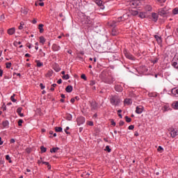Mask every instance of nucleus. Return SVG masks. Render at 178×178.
Here are the masks:
<instances>
[{
	"instance_id": "nucleus-3",
	"label": "nucleus",
	"mask_w": 178,
	"mask_h": 178,
	"mask_svg": "<svg viewBox=\"0 0 178 178\" xmlns=\"http://www.w3.org/2000/svg\"><path fill=\"white\" fill-rule=\"evenodd\" d=\"M120 22H123V17H118L116 21H112L110 26L111 27H116V26L118 24H119V23H120Z\"/></svg>"
},
{
	"instance_id": "nucleus-64",
	"label": "nucleus",
	"mask_w": 178,
	"mask_h": 178,
	"mask_svg": "<svg viewBox=\"0 0 178 178\" xmlns=\"http://www.w3.org/2000/svg\"><path fill=\"white\" fill-rule=\"evenodd\" d=\"M84 176L86 178H87L88 176H90V173L87 172Z\"/></svg>"
},
{
	"instance_id": "nucleus-37",
	"label": "nucleus",
	"mask_w": 178,
	"mask_h": 178,
	"mask_svg": "<svg viewBox=\"0 0 178 178\" xmlns=\"http://www.w3.org/2000/svg\"><path fill=\"white\" fill-rule=\"evenodd\" d=\"M173 15H177L178 14V8H175L172 10Z\"/></svg>"
},
{
	"instance_id": "nucleus-32",
	"label": "nucleus",
	"mask_w": 178,
	"mask_h": 178,
	"mask_svg": "<svg viewBox=\"0 0 178 178\" xmlns=\"http://www.w3.org/2000/svg\"><path fill=\"white\" fill-rule=\"evenodd\" d=\"M62 79L64 80H69V79H70V76H69V74H65L62 76Z\"/></svg>"
},
{
	"instance_id": "nucleus-45",
	"label": "nucleus",
	"mask_w": 178,
	"mask_h": 178,
	"mask_svg": "<svg viewBox=\"0 0 178 178\" xmlns=\"http://www.w3.org/2000/svg\"><path fill=\"white\" fill-rule=\"evenodd\" d=\"M81 78L83 79V80H85V81L87 80V76H86V74H83L81 76Z\"/></svg>"
},
{
	"instance_id": "nucleus-22",
	"label": "nucleus",
	"mask_w": 178,
	"mask_h": 178,
	"mask_svg": "<svg viewBox=\"0 0 178 178\" xmlns=\"http://www.w3.org/2000/svg\"><path fill=\"white\" fill-rule=\"evenodd\" d=\"M55 131H56V133H62V131H63L62 127H55Z\"/></svg>"
},
{
	"instance_id": "nucleus-59",
	"label": "nucleus",
	"mask_w": 178,
	"mask_h": 178,
	"mask_svg": "<svg viewBox=\"0 0 178 178\" xmlns=\"http://www.w3.org/2000/svg\"><path fill=\"white\" fill-rule=\"evenodd\" d=\"M38 5L40 6H44V2L40 1V3H38Z\"/></svg>"
},
{
	"instance_id": "nucleus-16",
	"label": "nucleus",
	"mask_w": 178,
	"mask_h": 178,
	"mask_svg": "<svg viewBox=\"0 0 178 178\" xmlns=\"http://www.w3.org/2000/svg\"><path fill=\"white\" fill-rule=\"evenodd\" d=\"M97 5H98L99 6H102L104 5V3H105V2H104V0H95Z\"/></svg>"
},
{
	"instance_id": "nucleus-30",
	"label": "nucleus",
	"mask_w": 178,
	"mask_h": 178,
	"mask_svg": "<svg viewBox=\"0 0 178 178\" xmlns=\"http://www.w3.org/2000/svg\"><path fill=\"white\" fill-rule=\"evenodd\" d=\"M125 56L126 58H127L128 59H130L131 60H133L134 59L133 56H131V54H125Z\"/></svg>"
},
{
	"instance_id": "nucleus-1",
	"label": "nucleus",
	"mask_w": 178,
	"mask_h": 178,
	"mask_svg": "<svg viewBox=\"0 0 178 178\" xmlns=\"http://www.w3.org/2000/svg\"><path fill=\"white\" fill-rule=\"evenodd\" d=\"M99 79L103 80V81H104V83H106L107 84H112L113 83V80H109L108 78H106V72H102L99 74Z\"/></svg>"
},
{
	"instance_id": "nucleus-47",
	"label": "nucleus",
	"mask_w": 178,
	"mask_h": 178,
	"mask_svg": "<svg viewBox=\"0 0 178 178\" xmlns=\"http://www.w3.org/2000/svg\"><path fill=\"white\" fill-rule=\"evenodd\" d=\"M69 127H67L65 129V132L66 133V134H70V132L67 131V130H69Z\"/></svg>"
},
{
	"instance_id": "nucleus-18",
	"label": "nucleus",
	"mask_w": 178,
	"mask_h": 178,
	"mask_svg": "<svg viewBox=\"0 0 178 178\" xmlns=\"http://www.w3.org/2000/svg\"><path fill=\"white\" fill-rule=\"evenodd\" d=\"M139 1H131V6H138Z\"/></svg>"
},
{
	"instance_id": "nucleus-63",
	"label": "nucleus",
	"mask_w": 178,
	"mask_h": 178,
	"mask_svg": "<svg viewBox=\"0 0 178 178\" xmlns=\"http://www.w3.org/2000/svg\"><path fill=\"white\" fill-rule=\"evenodd\" d=\"M158 63V58H156L155 60H153V63Z\"/></svg>"
},
{
	"instance_id": "nucleus-61",
	"label": "nucleus",
	"mask_w": 178,
	"mask_h": 178,
	"mask_svg": "<svg viewBox=\"0 0 178 178\" xmlns=\"http://www.w3.org/2000/svg\"><path fill=\"white\" fill-rule=\"evenodd\" d=\"M57 83H58V84H62V79H58Z\"/></svg>"
},
{
	"instance_id": "nucleus-14",
	"label": "nucleus",
	"mask_w": 178,
	"mask_h": 178,
	"mask_svg": "<svg viewBox=\"0 0 178 178\" xmlns=\"http://www.w3.org/2000/svg\"><path fill=\"white\" fill-rule=\"evenodd\" d=\"M66 92H72L73 91V86H67L65 88Z\"/></svg>"
},
{
	"instance_id": "nucleus-13",
	"label": "nucleus",
	"mask_w": 178,
	"mask_h": 178,
	"mask_svg": "<svg viewBox=\"0 0 178 178\" xmlns=\"http://www.w3.org/2000/svg\"><path fill=\"white\" fill-rule=\"evenodd\" d=\"M52 49L53 51H59V49H60V47H59L58 44H54L52 45Z\"/></svg>"
},
{
	"instance_id": "nucleus-50",
	"label": "nucleus",
	"mask_w": 178,
	"mask_h": 178,
	"mask_svg": "<svg viewBox=\"0 0 178 178\" xmlns=\"http://www.w3.org/2000/svg\"><path fill=\"white\" fill-rule=\"evenodd\" d=\"M129 130H134V125H130L129 127H128Z\"/></svg>"
},
{
	"instance_id": "nucleus-41",
	"label": "nucleus",
	"mask_w": 178,
	"mask_h": 178,
	"mask_svg": "<svg viewBox=\"0 0 178 178\" xmlns=\"http://www.w3.org/2000/svg\"><path fill=\"white\" fill-rule=\"evenodd\" d=\"M56 86H57L56 83L52 84L51 87H53V88H50L51 91H55V88H54L56 87Z\"/></svg>"
},
{
	"instance_id": "nucleus-34",
	"label": "nucleus",
	"mask_w": 178,
	"mask_h": 178,
	"mask_svg": "<svg viewBox=\"0 0 178 178\" xmlns=\"http://www.w3.org/2000/svg\"><path fill=\"white\" fill-rule=\"evenodd\" d=\"M131 13L133 16H137V15H138V10H132Z\"/></svg>"
},
{
	"instance_id": "nucleus-17",
	"label": "nucleus",
	"mask_w": 178,
	"mask_h": 178,
	"mask_svg": "<svg viewBox=\"0 0 178 178\" xmlns=\"http://www.w3.org/2000/svg\"><path fill=\"white\" fill-rule=\"evenodd\" d=\"M152 17H153L154 22H156L158 20V15L156 13H152Z\"/></svg>"
},
{
	"instance_id": "nucleus-19",
	"label": "nucleus",
	"mask_w": 178,
	"mask_h": 178,
	"mask_svg": "<svg viewBox=\"0 0 178 178\" xmlns=\"http://www.w3.org/2000/svg\"><path fill=\"white\" fill-rule=\"evenodd\" d=\"M129 14L126 13L124 14L121 17H122V22H124V20H127V19H129Z\"/></svg>"
},
{
	"instance_id": "nucleus-9",
	"label": "nucleus",
	"mask_w": 178,
	"mask_h": 178,
	"mask_svg": "<svg viewBox=\"0 0 178 178\" xmlns=\"http://www.w3.org/2000/svg\"><path fill=\"white\" fill-rule=\"evenodd\" d=\"M115 90L117 92H122V91H123V87L120 85H115Z\"/></svg>"
},
{
	"instance_id": "nucleus-23",
	"label": "nucleus",
	"mask_w": 178,
	"mask_h": 178,
	"mask_svg": "<svg viewBox=\"0 0 178 178\" xmlns=\"http://www.w3.org/2000/svg\"><path fill=\"white\" fill-rule=\"evenodd\" d=\"M3 127H8L9 126V122L8 120L3 121Z\"/></svg>"
},
{
	"instance_id": "nucleus-10",
	"label": "nucleus",
	"mask_w": 178,
	"mask_h": 178,
	"mask_svg": "<svg viewBox=\"0 0 178 178\" xmlns=\"http://www.w3.org/2000/svg\"><path fill=\"white\" fill-rule=\"evenodd\" d=\"M171 92L174 97H178V89L176 88H174L172 89Z\"/></svg>"
},
{
	"instance_id": "nucleus-35",
	"label": "nucleus",
	"mask_w": 178,
	"mask_h": 178,
	"mask_svg": "<svg viewBox=\"0 0 178 178\" xmlns=\"http://www.w3.org/2000/svg\"><path fill=\"white\" fill-rule=\"evenodd\" d=\"M139 17H140V19H144V18H145V13H140V14H139Z\"/></svg>"
},
{
	"instance_id": "nucleus-6",
	"label": "nucleus",
	"mask_w": 178,
	"mask_h": 178,
	"mask_svg": "<svg viewBox=\"0 0 178 178\" xmlns=\"http://www.w3.org/2000/svg\"><path fill=\"white\" fill-rule=\"evenodd\" d=\"M91 111H97L98 109V104H97V102L95 101L90 102Z\"/></svg>"
},
{
	"instance_id": "nucleus-11",
	"label": "nucleus",
	"mask_w": 178,
	"mask_h": 178,
	"mask_svg": "<svg viewBox=\"0 0 178 178\" xmlns=\"http://www.w3.org/2000/svg\"><path fill=\"white\" fill-rule=\"evenodd\" d=\"M154 38L156 40L158 44H162V38H161V36L155 35Z\"/></svg>"
},
{
	"instance_id": "nucleus-43",
	"label": "nucleus",
	"mask_w": 178,
	"mask_h": 178,
	"mask_svg": "<svg viewBox=\"0 0 178 178\" xmlns=\"http://www.w3.org/2000/svg\"><path fill=\"white\" fill-rule=\"evenodd\" d=\"M6 66L7 69H10V66H12V63H6Z\"/></svg>"
},
{
	"instance_id": "nucleus-21",
	"label": "nucleus",
	"mask_w": 178,
	"mask_h": 178,
	"mask_svg": "<svg viewBox=\"0 0 178 178\" xmlns=\"http://www.w3.org/2000/svg\"><path fill=\"white\" fill-rule=\"evenodd\" d=\"M40 44H42V45H44V44H45V38H44V36L40 37Z\"/></svg>"
},
{
	"instance_id": "nucleus-26",
	"label": "nucleus",
	"mask_w": 178,
	"mask_h": 178,
	"mask_svg": "<svg viewBox=\"0 0 178 178\" xmlns=\"http://www.w3.org/2000/svg\"><path fill=\"white\" fill-rule=\"evenodd\" d=\"M56 151H59V147H53L50 149V152L52 154L53 152H56Z\"/></svg>"
},
{
	"instance_id": "nucleus-53",
	"label": "nucleus",
	"mask_w": 178,
	"mask_h": 178,
	"mask_svg": "<svg viewBox=\"0 0 178 178\" xmlns=\"http://www.w3.org/2000/svg\"><path fill=\"white\" fill-rule=\"evenodd\" d=\"M22 123H23V120H19L18 121V126H22Z\"/></svg>"
},
{
	"instance_id": "nucleus-4",
	"label": "nucleus",
	"mask_w": 178,
	"mask_h": 178,
	"mask_svg": "<svg viewBox=\"0 0 178 178\" xmlns=\"http://www.w3.org/2000/svg\"><path fill=\"white\" fill-rule=\"evenodd\" d=\"M168 131L170 132V136L172 138L178 136V130L175 129V128H169Z\"/></svg>"
},
{
	"instance_id": "nucleus-56",
	"label": "nucleus",
	"mask_w": 178,
	"mask_h": 178,
	"mask_svg": "<svg viewBox=\"0 0 178 178\" xmlns=\"http://www.w3.org/2000/svg\"><path fill=\"white\" fill-rule=\"evenodd\" d=\"M40 87L41 88V90H44V88H45V86L42 83L40 84Z\"/></svg>"
},
{
	"instance_id": "nucleus-57",
	"label": "nucleus",
	"mask_w": 178,
	"mask_h": 178,
	"mask_svg": "<svg viewBox=\"0 0 178 178\" xmlns=\"http://www.w3.org/2000/svg\"><path fill=\"white\" fill-rule=\"evenodd\" d=\"M157 2H160L161 3L166 2V0H156Z\"/></svg>"
},
{
	"instance_id": "nucleus-2",
	"label": "nucleus",
	"mask_w": 178,
	"mask_h": 178,
	"mask_svg": "<svg viewBox=\"0 0 178 178\" xmlns=\"http://www.w3.org/2000/svg\"><path fill=\"white\" fill-rule=\"evenodd\" d=\"M110 102L112 105L118 106L120 104V98L118 95H114L111 97Z\"/></svg>"
},
{
	"instance_id": "nucleus-28",
	"label": "nucleus",
	"mask_w": 178,
	"mask_h": 178,
	"mask_svg": "<svg viewBox=\"0 0 178 178\" xmlns=\"http://www.w3.org/2000/svg\"><path fill=\"white\" fill-rule=\"evenodd\" d=\"M35 63H37L38 67H41V66L44 65V64L42 63H41L40 60H36Z\"/></svg>"
},
{
	"instance_id": "nucleus-49",
	"label": "nucleus",
	"mask_w": 178,
	"mask_h": 178,
	"mask_svg": "<svg viewBox=\"0 0 178 178\" xmlns=\"http://www.w3.org/2000/svg\"><path fill=\"white\" fill-rule=\"evenodd\" d=\"M88 126H94V122L92 121L88 122Z\"/></svg>"
},
{
	"instance_id": "nucleus-33",
	"label": "nucleus",
	"mask_w": 178,
	"mask_h": 178,
	"mask_svg": "<svg viewBox=\"0 0 178 178\" xmlns=\"http://www.w3.org/2000/svg\"><path fill=\"white\" fill-rule=\"evenodd\" d=\"M6 159L9 161V163H12V159H10V156L9 155L6 156Z\"/></svg>"
},
{
	"instance_id": "nucleus-36",
	"label": "nucleus",
	"mask_w": 178,
	"mask_h": 178,
	"mask_svg": "<svg viewBox=\"0 0 178 178\" xmlns=\"http://www.w3.org/2000/svg\"><path fill=\"white\" fill-rule=\"evenodd\" d=\"M16 96V95L13 94L11 97H10V99L13 102H16V99L15 98V97Z\"/></svg>"
},
{
	"instance_id": "nucleus-58",
	"label": "nucleus",
	"mask_w": 178,
	"mask_h": 178,
	"mask_svg": "<svg viewBox=\"0 0 178 178\" xmlns=\"http://www.w3.org/2000/svg\"><path fill=\"white\" fill-rule=\"evenodd\" d=\"M42 163H43V165H46L49 164V163H48L47 161H42Z\"/></svg>"
},
{
	"instance_id": "nucleus-25",
	"label": "nucleus",
	"mask_w": 178,
	"mask_h": 178,
	"mask_svg": "<svg viewBox=\"0 0 178 178\" xmlns=\"http://www.w3.org/2000/svg\"><path fill=\"white\" fill-rule=\"evenodd\" d=\"M65 119L66 120H72V119H73V116L72 114H67Z\"/></svg>"
},
{
	"instance_id": "nucleus-38",
	"label": "nucleus",
	"mask_w": 178,
	"mask_h": 178,
	"mask_svg": "<svg viewBox=\"0 0 178 178\" xmlns=\"http://www.w3.org/2000/svg\"><path fill=\"white\" fill-rule=\"evenodd\" d=\"M125 120L127 123H130V122H131V119L129 118V116H125Z\"/></svg>"
},
{
	"instance_id": "nucleus-60",
	"label": "nucleus",
	"mask_w": 178,
	"mask_h": 178,
	"mask_svg": "<svg viewBox=\"0 0 178 178\" xmlns=\"http://www.w3.org/2000/svg\"><path fill=\"white\" fill-rule=\"evenodd\" d=\"M75 99L74 98H72L71 100H70V102H72V104H74V102H75Z\"/></svg>"
},
{
	"instance_id": "nucleus-29",
	"label": "nucleus",
	"mask_w": 178,
	"mask_h": 178,
	"mask_svg": "<svg viewBox=\"0 0 178 178\" xmlns=\"http://www.w3.org/2000/svg\"><path fill=\"white\" fill-rule=\"evenodd\" d=\"M40 150H41L42 154H44V152H47V147H45L44 146H41Z\"/></svg>"
},
{
	"instance_id": "nucleus-27",
	"label": "nucleus",
	"mask_w": 178,
	"mask_h": 178,
	"mask_svg": "<svg viewBox=\"0 0 178 178\" xmlns=\"http://www.w3.org/2000/svg\"><path fill=\"white\" fill-rule=\"evenodd\" d=\"M145 10H147L148 12L152 10V7L150 5H147L145 7Z\"/></svg>"
},
{
	"instance_id": "nucleus-31",
	"label": "nucleus",
	"mask_w": 178,
	"mask_h": 178,
	"mask_svg": "<svg viewBox=\"0 0 178 178\" xmlns=\"http://www.w3.org/2000/svg\"><path fill=\"white\" fill-rule=\"evenodd\" d=\"M124 104H128V105H130V104H131V99H125Z\"/></svg>"
},
{
	"instance_id": "nucleus-44",
	"label": "nucleus",
	"mask_w": 178,
	"mask_h": 178,
	"mask_svg": "<svg viewBox=\"0 0 178 178\" xmlns=\"http://www.w3.org/2000/svg\"><path fill=\"white\" fill-rule=\"evenodd\" d=\"M157 151L159 152H162V151H163V148L161 146H159L158 149H157Z\"/></svg>"
},
{
	"instance_id": "nucleus-40",
	"label": "nucleus",
	"mask_w": 178,
	"mask_h": 178,
	"mask_svg": "<svg viewBox=\"0 0 178 178\" xmlns=\"http://www.w3.org/2000/svg\"><path fill=\"white\" fill-rule=\"evenodd\" d=\"M104 151H107V152H111L112 151V149L109 148V145H107V146H106Z\"/></svg>"
},
{
	"instance_id": "nucleus-54",
	"label": "nucleus",
	"mask_w": 178,
	"mask_h": 178,
	"mask_svg": "<svg viewBox=\"0 0 178 178\" xmlns=\"http://www.w3.org/2000/svg\"><path fill=\"white\" fill-rule=\"evenodd\" d=\"M95 81H91L90 83V86H95Z\"/></svg>"
},
{
	"instance_id": "nucleus-52",
	"label": "nucleus",
	"mask_w": 178,
	"mask_h": 178,
	"mask_svg": "<svg viewBox=\"0 0 178 178\" xmlns=\"http://www.w3.org/2000/svg\"><path fill=\"white\" fill-rule=\"evenodd\" d=\"M112 126H116V122L113 120H111Z\"/></svg>"
},
{
	"instance_id": "nucleus-39",
	"label": "nucleus",
	"mask_w": 178,
	"mask_h": 178,
	"mask_svg": "<svg viewBox=\"0 0 178 178\" xmlns=\"http://www.w3.org/2000/svg\"><path fill=\"white\" fill-rule=\"evenodd\" d=\"M22 111H23V108L19 107V108L17 109V113H18V115H19V113H22Z\"/></svg>"
},
{
	"instance_id": "nucleus-42",
	"label": "nucleus",
	"mask_w": 178,
	"mask_h": 178,
	"mask_svg": "<svg viewBox=\"0 0 178 178\" xmlns=\"http://www.w3.org/2000/svg\"><path fill=\"white\" fill-rule=\"evenodd\" d=\"M174 108L175 109H178V101L177 102H175L174 104Z\"/></svg>"
},
{
	"instance_id": "nucleus-8",
	"label": "nucleus",
	"mask_w": 178,
	"mask_h": 178,
	"mask_svg": "<svg viewBox=\"0 0 178 178\" xmlns=\"http://www.w3.org/2000/svg\"><path fill=\"white\" fill-rule=\"evenodd\" d=\"M143 111H144V107L139 106L136 107V113L140 114L143 113Z\"/></svg>"
},
{
	"instance_id": "nucleus-48",
	"label": "nucleus",
	"mask_w": 178,
	"mask_h": 178,
	"mask_svg": "<svg viewBox=\"0 0 178 178\" xmlns=\"http://www.w3.org/2000/svg\"><path fill=\"white\" fill-rule=\"evenodd\" d=\"M111 34H112V35H116L118 34V33L116 31H115V29H113Z\"/></svg>"
},
{
	"instance_id": "nucleus-5",
	"label": "nucleus",
	"mask_w": 178,
	"mask_h": 178,
	"mask_svg": "<svg viewBox=\"0 0 178 178\" xmlns=\"http://www.w3.org/2000/svg\"><path fill=\"white\" fill-rule=\"evenodd\" d=\"M168 13H169V11L168 9H166V8H161L159 10V15H160V16L168 15Z\"/></svg>"
},
{
	"instance_id": "nucleus-51",
	"label": "nucleus",
	"mask_w": 178,
	"mask_h": 178,
	"mask_svg": "<svg viewBox=\"0 0 178 178\" xmlns=\"http://www.w3.org/2000/svg\"><path fill=\"white\" fill-rule=\"evenodd\" d=\"M124 124V121L120 120L119 122V126H123Z\"/></svg>"
},
{
	"instance_id": "nucleus-15",
	"label": "nucleus",
	"mask_w": 178,
	"mask_h": 178,
	"mask_svg": "<svg viewBox=\"0 0 178 178\" xmlns=\"http://www.w3.org/2000/svg\"><path fill=\"white\" fill-rule=\"evenodd\" d=\"M129 95L131 98H136L137 97V93H136V92L131 91L129 92Z\"/></svg>"
},
{
	"instance_id": "nucleus-7",
	"label": "nucleus",
	"mask_w": 178,
	"mask_h": 178,
	"mask_svg": "<svg viewBox=\"0 0 178 178\" xmlns=\"http://www.w3.org/2000/svg\"><path fill=\"white\" fill-rule=\"evenodd\" d=\"M76 122L78 126H80L81 124H83V123L86 122V118H84V117H79L76 119Z\"/></svg>"
},
{
	"instance_id": "nucleus-24",
	"label": "nucleus",
	"mask_w": 178,
	"mask_h": 178,
	"mask_svg": "<svg viewBox=\"0 0 178 178\" xmlns=\"http://www.w3.org/2000/svg\"><path fill=\"white\" fill-rule=\"evenodd\" d=\"M163 111V112H168V111H170V107L169 106H164Z\"/></svg>"
},
{
	"instance_id": "nucleus-46",
	"label": "nucleus",
	"mask_w": 178,
	"mask_h": 178,
	"mask_svg": "<svg viewBox=\"0 0 178 178\" xmlns=\"http://www.w3.org/2000/svg\"><path fill=\"white\" fill-rule=\"evenodd\" d=\"M26 152L27 153V154H31V148H26Z\"/></svg>"
},
{
	"instance_id": "nucleus-55",
	"label": "nucleus",
	"mask_w": 178,
	"mask_h": 178,
	"mask_svg": "<svg viewBox=\"0 0 178 178\" xmlns=\"http://www.w3.org/2000/svg\"><path fill=\"white\" fill-rule=\"evenodd\" d=\"M15 141H16V140H15V138H12V139H10V143L11 144H14V143H15Z\"/></svg>"
},
{
	"instance_id": "nucleus-62",
	"label": "nucleus",
	"mask_w": 178,
	"mask_h": 178,
	"mask_svg": "<svg viewBox=\"0 0 178 178\" xmlns=\"http://www.w3.org/2000/svg\"><path fill=\"white\" fill-rule=\"evenodd\" d=\"M26 47H28V48H29V49H30V48H31V44L27 43Z\"/></svg>"
},
{
	"instance_id": "nucleus-12",
	"label": "nucleus",
	"mask_w": 178,
	"mask_h": 178,
	"mask_svg": "<svg viewBox=\"0 0 178 178\" xmlns=\"http://www.w3.org/2000/svg\"><path fill=\"white\" fill-rule=\"evenodd\" d=\"M15 28H10L9 29H8L7 33L8 34H9V35H13V34L15 33Z\"/></svg>"
},
{
	"instance_id": "nucleus-20",
	"label": "nucleus",
	"mask_w": 178,
	"mask_h": 178,
	"mask_svg": "<svg viewBox=\"0 0 178 178\" xmlns=\"http://www.w3.org/2000/svg\"><path fill=\"white\" fill-rule=\"evenodd\" d=\"M44 24H40L38 26V29L40 30V33H44Z\"/></svg>"
}]
</instances>
